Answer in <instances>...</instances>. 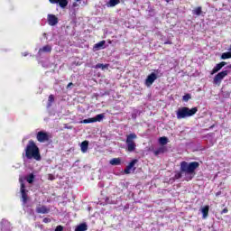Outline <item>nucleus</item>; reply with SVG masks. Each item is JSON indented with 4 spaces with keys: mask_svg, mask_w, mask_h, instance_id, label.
Returning a JSON list of instances; mask_svg holds the SVG:
<instances>
[{
    "mask_svg": "<svg viewBox=\"0 0 231 231\" xmlns=\"http://www.w3.org/2000/svg\"><path fill=\"white\" fill-rule=\"evenodd\" d=\"M198 113V107L189 108L187 106L180 107L177 110V119L181 120L183 118H190V116H194Z\"/></svg>",
    "mask_w": 231,
    "mask_h": 231,
    "instance_id": "3",
    "label": "nucleus"
},
{
    "mask_svg": "<svg viewBox=\"0 0 231 231\" xmlns=\"http://www.w3.org/2000/svg\"><path fill=\"white\" fill-rule=\"evenodd\" d=\"M164 44H172V42L167 41V42H164Z\"/></svg>",
    "mask_w": 231,
    "mask_h": 231,
    "instance_id": "35",
    "label": "nucleus"
},
{
    "mask_svg": "<svg viewBox=\"0 0 231 231\" xmlns=\"http://www.w3.org/2000/svg\"><path fill=\"white\" fill-rule=\"evenodd\" d=\"M192 14L193 15H201V14H203V10L201 6H198L195 9L192 10Z\"/></svg>",
    "mask_w": 231,
    "mask_h": 231,
    "instance_id": "20",
    "label": "nucleus"
},
{
    "mask_svg": "<svg viewBox=\"0 0 231 231\" xmlns=\"http://www.w3.org/2000/svg\"><path fill=\"white\" fill-rule=\"evenodd\" d=\"M48 180H50L51 181H53V180H55V175H53V174H49V175H48Z\"/></svg>",
    "mask_w": 231,
    "mask_h": 231,
    "instance_id": "32",
    "label": "nucleus"
},
{
    "mask_svg": "<svg viewBox=\"0 0 231 231\" xmlns=\"http://www.w3.org/2000/svg\"><path fill=\"white\" fill-rule=\"evenodd\" d=\"M199 168V162H187L185 161L180 162V171L175 172V180H180L185 176V181H191V180L196 176V169Z\"/></svg>",
    "mask_w": 231,
    "mask_h": 231,
    "instance_id": "1",
    "label": "nucleus"
},
{
    "mask_svg": "<svg viewBox=\"0 0 231 231\" xmlns=\"http://www.w3.org/2000/svg\"><path fill=\"white\" fill-rule=\"evenodd\" d=\"M229 50L231 51V45H230V48H229Z\"/></svg>",
    "mask_w": 231,
    "mask_h": 231,
    "instance_id": "43",
    "label": "nucleus"
},
{
    "mask_svg": "<svg viewBox=\"0 0 231 231\" xmlns=\"http://www.w3.org/2000/svg\"><path fill=\"white\" fill-rule=\"evenodd\" d=\"M76 1V3H79L80 0H75Z\"/></svg>",
    "mask_w": 231,
    "mask_h": 231,
    "instance_id": "41",
    "label": "nucleus"
},
{
    "mask_svg": "<svg viewBox=\"0 0 231 231\" xmlns=\"http://www.w3.org/2000/svg\"><path fill=\"white\" fill-rule=\"evenodd\" d=\"M80 124H95V119L94 117L88 118V119H84L80 121Z\"/></svg>",
    "mask_w": 231,
    "mask_h": 231,
    "instance_id": "26",
    "label": "nucleus"
},
{
    "mask_svg": "<svg viewBox=\"0 0 231 231\" xmlns=\"http://www.w3.org/2000/svg\"><path fill=\"white\" fill-rule=\"evenodd\" d=\"M221 59L222 60H226V59H231V51L222 53Z\"/></svg>",
    "mask_w": 231,
    "mask_h": 231,
    "instance_id": "25",
    "label": "nucleus"
},
{
    "mask_svg": "<svg viewBox=\"0 0 231 231\" xmlns=\"http://www.w3.org/2000/svg\"><path fill=\"white\" fill-rule=\"evenodd\" d=\"M213 231H216V230H213Z\"/></svg>",
    "mask_w": 231,
    "mask_h": 231,
    "instance_id": "44",
    "label": "nucleus"
},
{
    "mask_svg": "<svg viewBox=\"0 0 231 231\" xmlns=\"http://www.w3.org/2000/svg\"><path fill=\"white\" fill-rule=\"evenodd\" d=\"M227 68H229V69H231V64L229 66H227Z\"/></svg>",
    "mask_w": 231,
    "mask_h": 231,
    "instance_id": "39",
    "label": "nucleus"
},
{
    "mask_svg": "<svg viewBox=\"0 0 231 231\" xmlns=\"http://www.w3.org/2000/svg\"><path fill=\"white\" fill-rule=\"evenodd\" d=\"M192 97H191V96H190V94H186V95H184L183 97H182V100L184 101V102H189V100H190Z\"/></svg>",
    "mask_w": 231,
    "mask_h": 231,
    "instance_id": "29",
    "label": "nucleus"
},
{
    "mask_svg": "<svg viewBox=\"0 0 231 231\" xmlns=\"http://www.w3.org/2000/svg\"><path fill=\"white\" fill-rule=\"evenodd\" d=\"M136 138H138V135L134 133L126 135L125 143L126 151H128V152H134V151H136V143L134 142Z\"/></svg>",
    "mask_w": 231,
    "mask_h": 231,
    "instance_id": "4",
    "label": "nucleus"
},
{
    "mask_svg": "<svg viewBox=\"0 0 231 231\" xmlns=\"http://www.w3.org/2000/svg\"><path fill=\"white\" fill-rule=\"evenodd\" d=\"M166 3H171V0H165Z\"/></svg>",
    "mask_w": 231,
    "mask_h": 231,
    "instance_id": "37",
    "label": "nucleus"
},
{
    "mask_svg": "<svg viewBox=\"0 0 231 231\" xmlns=\"http://www.w3.org/2000/svg\"><path fill=\"white\" fill-rule=\"evenodd\" d=\"M208 210H210V207L209 206H205L201 209L203 219H207V217H208Z\"/></svg>",
    "mask_w": 231,
    "mask_h": 231,
    "instance_id": "16",
    "label": "nucleus"
},
{
    "mask_svg": "<svg viewBox=\"0 0 231 231\" xmlns=\"http://www.w3.org/2000/svg\"><path fill=\"white\" fill-rule=\"evenodd\" d=\"M49 102L51 104L52 102H55V97L53 95L49 96Z\"/></svg>",
    "mask_w": 231,
    "mask_h": 231,
    "instance_id": "30",
    "label": "nucleus"
},
{
    "mask_svg": "<svg viewBox=\"0 0 231 231\" xmlns=\"http://www.w3.org/2000/svg\"><path fill=\"white\" fill-rule=\"evenodd\" d=\"M54 231H64V226H58Z\"/></svg>",
    "mask_w": 231,
    "mask_h": 231,
    "instance_id": "31",
    "label": "nucleus"
},
{
    "mask_svg": "<svg viewBox=\"0 0 231 231\" xmlns=\"http://www.w3.org/2000/svg\"><path fill=\"white\" fill-rule=\"evenodd\" d=\"M116 5H120V0H109V2L106 4V6L108 8H113L116 6Z\"/></svg>",
    "mask_w": 231,
    "mask_h": 231,
    "instance_id": "19",
    "label": "nucleus"
},
{
    "mask_svg": "<svg viewBox=\"0 0 231 231\" xmlns=\"http://www.w3.org/2000/svg\"><path fill=\"white\" fill-rule=\"evenodd\" d=\"M105 117H106V116L104 114H98L95 117H93L94 123L95 122H102V120H104Z\"/></svg>",
    "mask_w": 231,
    "mask_h": 231,
    "instance_id": "22",
    "label": "nucleus"
},
{
    "mask_svg": "<svg viewBox=\"0 0 231 231\" xmlns=\"http://www.w3.org/2000/svg\"><path fill=\"white\" fill-rule=\"evenodd\" d=\"M51 5H59L60 8H66L68 6V0H49Z\"/></svg>",
    "mask_w": 231,
    "mask_h": 231,
    "instance_id": "11",
    "label": "nucleus"
},
{
    "mask_svg": "<svg viewBox=\"0 0 231 231\" xmlns=\"http://www.w3.org/2000/svg\"><path fill=\"white\" fill-rule=\"evenodd\" d=\"M224 66H226V61H222L220 63H217L212 69L211 71V75H215V73H217V71H221V69H223Z\"/></svg>",
    "mask_w": 231,
    "mask_h": 231,
    "instance_id": "12",
    "label": "nucleus"
},
{
    "mask_svg": "<svg viewBox=\"0 0 231 231\" xmlns=\"http://www.w3.org/2000/svg\"><path fill=\"white\" fill-rule=\"evenodd\" d=\"M71 86H73V84L70 82V83H69V84L67 85V88H71Z\"/></svg>",
    "mask_w": 231,
    "mask_h": 231,
    "instance_id": "36",
    "label": "nucleus"
},
{
    "mask_svg": "<svg viewBox=\"0 0 231 231\" xmlns=\"http://www.w3.org/2000/svg\"><path fill=\"white\" fill-rule=\"evenodd\" d=\"M107 68H109V64H104V63H97L96 65V69H107Z\"/></svg>",
    "mask_w": 231,
    "mask_h": 231,
    "instance_id": "24",
    "label": "nucleus"
},
{
    "mask_svg": "<svg viewBox=\"0 0 231 231\" xmlns=\"http://www.w3.org/2000/svg\"><path fill=\"white\" fill-rule=\"evenodd\" d=\"M33 180H35V175H33V173H31V174L27 177V179H26V180H27L30 184L33 183Z\"/></svg>",
    "mask_w": 231,
    "mask_h": 231,
    "instance_id": "28",
    "label": "nucleus"
},
{
    "mask_svg": "<svg viewBox=\"0 0 231 231\" xmlns=\"http://www.w3.org/2000/svg\"><path fill=\"white\" fill-rule=\"evenodd\" d=\"M65 128H66V129H71V127H68V126H66Z\"/></svg>",
    "mask_w": 231,
    "mask_h": 231,
    "instance_id": "40",
    "label": "nucleus"
},
{
    "mask_svg": "<svg viewBox=\"0 0 231 231\" xmlns=\"http://www.w3.org/2000/svg\"><path fill=\"white\" fill-rule=\"evenodd\" d=\"M165 151H167V148H165V147H160V148H158L157 150H155L154 152H153V154L155 155V156H158L159 154H163V152H165Z\"/></svg>",
    "mask_w": 231,
    "mask_h": 231,
    "instance_id": "21",
    "label": "nucleus"
},
{
    "mask_svg": "<svg viewBox=\"0 0 231 231\" xmlns=\"http://www.w3.org/2000/svg\"><path fill=\"white\" fill-rule=\"evenodd\" d=\"M220 214H228V208H225L221 212Z\"/></svg>",
    "mask_w": 231,
    "mask_h": 231,
    "instance_id": "33",
    "label": "nucleus"
},
{
    "mask_svg": "<svg viewBox=\"0 0 231 231\" xmlns=\"http://www.w3.org/2000/svg\"><path fill=\"white\" fill-rule=\"evenodd\" d=\"M156 79H158V76H156V73L152 72L150 75H148V77L145 79V86H147L148 88L150 86H152V84H154V80H156Z\"/></svg>",
    "mask_w": 231,
    "mask_h": 231,
    "instance_id": "9",
    "label": "nucleus"
},
{
    "mask_svg": "<svg viewBox=\"0 0 231 231\" xmlns=\"http://www.w3.org/2000/svg\"><path fill=\"white\" fill-rule=\"evenodd\" d=\"M108 42H109V44H111V41H109Z\"/></svg>",
    "mask_w": 231,
    "mask_h": 231,
    "instance_id": "42",
    "label": "nucleus"
},
{
    "mask_svg": "<svg viewBox=\"0 0 231 231\" xmlns=\"http://www.w3.org/2000/svg\"><path fill=\"white\" fill-rule=\"evenodd\" d=\"M37 214H49L50 208H48L46 206H41L39 205L36 208Z\"/></svg>",
    "mask_w": 231,
    "mask_h": 231,
    "instance_id": "14",
    "label": "nucleus"
},
{
    "mask_svg": "<svg viewBox=\"0 0 231 231\" xmlns=\"http://www.w3.org/2000/svg\"><path fill=\"white\" fill-rule=\"evenodd\" d=\"M36 140L40 143H45V142L51 140V134L44 131H40L36 134Z\"/></svg>",
    "mask_w": 231,
    "mask_h": 231,
    "instance_id": "5",
    "label": "nucleus"
},
{
    "mask_svg": "<svg viewBox=\"0 0 231 231\" xmlns=\"http://www.w3.org/2000/svg\"><path fill=\"white\" fill-rule=\"evenodd\" d=\"M43 223H51V219L45 217L43 218Z\"/></svg>",
    "mask_w": 231,
    "mask_h": 231,
    "instance_id": "34",
    "label": "nucleus"
},
{
    "mask_svg": "<svg viewBox=\"0 0 231 231\" xmlns=\"http://www.w3.org/2000/svg\"><path fill=\"white\" fill-rule=\"evenodd\" d=\"M121 161L118 158H114L110 161V165H120Z\"/></svg>",
    "mask_w": 231,
    "mask_h": 231,
    "instance_id": "27",
    "label": "nucleus"
},
{
    "mask_svg": "<svg viewBox=\"0 0 231 231\" xmlns=\"http://www.w3.org/2000/svg\"><path fill=\"white\" fill-rule=\"evenodd\" d=\"M19 181L21 183L20 192L22 194V201L23 205H26L30 199V198H28V190H26V186L24 185L23 179H20Z\"/></svg>",
    "mask_w": 231,
    "mask_h": 231,
    "instance_id": "6",
    "label": "nucleus"
},
{
    "mask_svg": "<svg viewBox=\"0 0 231 231\" xmlns=\"http://www.w3.org/2000/svg\"><path fill=\"white\" fill-rule=\"evenodd\" d=\"M138 163V159L132 160L129 164L125 169V174H131V169L133 171H136V167H134Z\"/></svg>",
    "mask_w": 231,
    "mask_h": 231,
    "instance_id": "8",
    "label": "nucleus"
},
{
    "mask_svg": "<svg viewBox=\"0 0 231 231\" xmlns=\"http://www.w3.org/2000/svg\"><path fill=\"white\" fill-rule=\"evenodd\" d=\"M228 73V70H223L221 72H218L213 79V84H215L216 86H221L223 79H225V77H227Z\"/></svg>",
    "mask_w": 231,
    "mask_h": 231,
    "instance_id": "7",
    "label": "nucleus"
},
{
    "mask_svg": "<svg viewBox=\"0 0 231 231\" xmlns=\"http://www.w3.org/2000/svg\"><path fill=\"white\" fill-rule=\"evenodd\" d=\"M39 53H51V46L45 45L39 50Z\"/></svg>",
    "mask_w": 231,
    "mask_h": 231,
    "instance_id": "17",
    "label": "nucleus"
},
{
    "mask_svg": "<svg viewBox=\"0 0 231 231\" xmlns=\"http://www.w3.org/2000/svg\"><path fill=\"white\" fill-rule=\"evenodd\" d=\"M88 230V224L81 223L76 228L75 231H87Z\"/></svg>",
    "mask_w": 231,
    "mask_h": 231,
    "instance_id": "18",
    "label": "nucleus"
},
{
    "mask_svg": "<svg viewBox=\"0 0 231 231\" xmlns=\"http://www.w3.org/2000/svg\"><path fill=\"white\" fill-rule=\"evenodd\" d=\"M24 151L25 158H27V160H35L36 162H41V160H42V156H41V150L33 140H30L28 142Z\"/></svg>",
    "mask_w": 231,
    "mask_h": 231,
    "instance_id": "2",
    "label": "nucleus"
},
{
    "mask_svg": "<svg viewBox=\"0 0 231 231\" xmlns=\"http://www.w3.org/2000/svg\"><path fill=\"white\" fill-rule=\"evenodd\" d=\"M219 194H221V192L217 193L216 196H219Z\"/></svg>",
    "mask_w": 231,
    "mask_h": 231,
    "instance_id": "38",
    "label": "nucleus"
},
{
    "mask_svg": "<svg viewBox=\"0 0 231 231\" xmlns=\"http://www.w3.org/2000/svg\"><path fill=\"white\" fill-rule=\"evenodd\" d=\"M159 143L161 145H167V143H169V138H167L166 136L160 137Z\"/></svg>",
    "mask_w": 231,
    "mask_h": 231,
    "instance_id": "23",
    "label": "nucleus"
},
{
    "mask_svg": "<svg viewBox=\"0 0 231 231\" xmlns=\"http://www.w3.org/2000/svg\"><path fill=\"white\" fill-rule=\"evenodd\" d=\"M81 152H88V148L89 147V141H83L80 144Z\"/></svg>",
    "mask_w": 231,
    "mask_h": 231,
    "instance_id": "15",
    "label": "nucleus"
},
{
    "mask_svg": "<svg viewBox=\"0 0 231 231\" xmlns=\"http://www.w3.org/2000/svg\"><path fill=\"white\" fill-rule=\"evenodd\" d=\"M106 48V41H100L99 42L96 43L93 47L94 51H98V50H105Z\"/></svg>",
    "mask_w": 231,
    "mask_h": 231,
    "instance_id": "13",
    "label": "nucleus"
},
{
    "mask_svg": "<svg viewBox=\"0 0 231 231\" xmlns=\"http://www.w3.org/2000/svg\"><path fill=\"white\" fill-rule=\"evenodd\" d=\"M49 26H56L59 24V18L55 14H48L47 17Z\"/></svg>",
    "mask_w": 231,
    "mask_h": 231,
    "instance_id": "10",
    "label": "nucleus"
}]
</instances>
